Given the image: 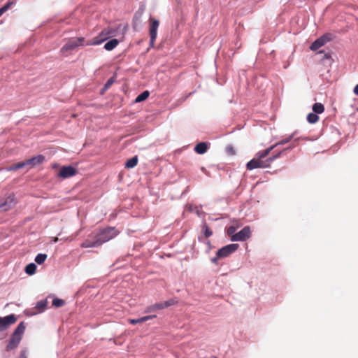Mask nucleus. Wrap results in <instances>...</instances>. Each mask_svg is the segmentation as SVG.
<instances>
[{
	"instance_id": "obj_14",
	"label": "nucleus",
	"mask_w": 358,
	"mask_h": 358,
	"mask_svg": "<svg viewBox=\"0 0 358 358\" xmlns=\"http://www.w3.org/2000/svg\"><path fill=\"white\" fill-rule=\"evenodd\" d=\"M45 160V157L42 155H38L31 159H27V164L30 167H34L36 165L42 164Z\"/></svg>"
},
{
	"instance_id": "obj_23",
	"label": "nucleus",
	"mask_w": 358,
	"mask_h": 358,
	"mask_svg": "<svg viewBox=\"0 0 358 358\" xmlns=\"http://www.w3.org/2000/svg\"><path fill=\"white\" fill-rule=\"evenodd\" d=\"M150 95V92L148 91H144L141 94H140L135 99L136 103L141 102L145 100Z\"/></svg>"
},
{
	"instance_id": "obj_26",
	"label": "nucleus",
	"mask_w": 358,
	"mask_h": 358,
	"mask_svg": "<svg viewBox=\"0 0 358 358\" xmlns=\"http://www.w3.org/2000/svg\"><path fill=\"white\" fill-rule=\"evenodd\" d=\"M46 259H47V255L40 253L36 255V257L35 258V262L38 264H42L45 261Z\"/></svg>"
},
{
	"instance_id": "obj_6",
	"label": "nucleus",
	"mask_w": 358,
	"mask_h": 358,
	"mask_svg": "<svg viewBox=\"0 0 358 358\" xmlns=\"http://www.w3.org/2000/svg\"><path fill=\"white\" fill-rule=\"evenodd\" d=\"M85 38L79 37L70 39L62 48L60 52L62 54L73 50L79 46L85 45Z\"/></svg>"
},
{
	"instance_id": "obj_3",
	"label": "nucleus",
	"mask_w": 358,
	"mask_h": 358,
	"mask_svg": "<svg viewBox=\"0 0 358 358\" xmlns=\"http://www.w3.org/2000/svg\"><path fill=\"white\" fill-rule=\"evenodd\" d=\"M25 328L26 327L24 322H21L18 324V326L16 327V329L12 334L9 339L8 343L6 347V351H11L18 346L22 340V335L24 333Z\"/></svg>"
},
{
	"instance_id": "obj_15",
	"label": "nucleus",
	"mask_w": 358,
	"mask_h": 358,
	"mask_svg": "<svg viewBox=\"0 0 358 358\" xmlns=\"http://www.w3.org/2000/svg\"><path fill=\"white\" fill-rule=\"evenodd\" d=\"M97 242V239L92 238L90 235L88 238L81 243L80 246L83 248L99 247L100 245Z\"/></svg>"
},
{
	"instance_id": "obj_21",
	"label": "nucleus",
	"mask_w": 358,
	"mask_h": 358,
	"mask_svg": "<svg viewBox=\"0 0 358 358\" xmlns=\"http://www.w3.org/2000/svg\"><path fill=\"white\" fill-rule=\"evenodd\" d=\"M313 110L315 113H322L324 110V106L321 103H315L313 106Z\"/></svg>"
},
{
	"instance_id": "obj_1",
	"label": "nucleus",
	"mask_w": 358,
	"mask_h": 358,
	"mask_svg": "<svg viewBox=\"0 0 358 358\" xmlns=\"http://www.w3.org/2000/svg\"><path fill=\"white\" fill-rule=\"evenodd\" d=\"M273 149L274 146H270L264 150H260L257 152L255 157L247 163V169L252 170L255 169H266L270 167L273 162L279 158L283 152H279L276 155L267 157Z\"/></svg>"
},
{
	"instance_id": "obj_28",
	"label": "nucleus",
	"mask_w": 358,
	"mask_h": 358,
	"mask_svg": "<svg viewBox=\"0 0 358 358\" xmlns=\"http://www.w3.org/2000/svg\"><path fill=\"white\" fill-rule=\"evenodd\" d=\"M202 230L204 234V236L206 238L210 237L213 234L212 230L208 227V226L206 223L203 224Z\"/></svg>"
},
{
	"instance_id": "obj_2",
	"label": "nucleus",
	"mask_w": 358,
	"mask_h": 358,
	"mask_svg": "<svg viewBox=\"0 0 358 358\" xmlns=\"http://www.w3.org/2000/svg\"><path fill=\"white\" fill-rule=\"evenodd\" d=\"M118 231L115 227H108L106 229L95 230L90 234L92 238L97 239L99 245L111 240L118 234Z\"/></svg>"
},
{
	"instance_id": "obj_4",
	"label": "nucleus",
	"mask_w": 358,
	"mask_h": 358,
	"mask_svg": "<svg viewBox=\"0 0 358 358\" xmlns=\"http://www.w3.org/2000/svg\"><path fill=\"white\" fill-rule=\"evenodd\" d=\"M116 30L112 27H108L102 30L100 34L94 38L91 41L86 43L87 45H96L102 43L103 41L115 35Z\"/></svg>"
},
{
	"instance_id": "obj_9",
	"label": "nucleus",
	"mask_w": 358,
	"mask_h": 358,
	"mask_svg": "<svg viewBox=\"0 0 358 358\" xmlns=\"http://www.w3.org/2000/svg\"><path fill=\"white\" fill-rule=\"evenodd\" d=\"M334 36L330 33H327L322 35L321 37L315 40L310 46L311 50H317L322 46L324 45L327 42L333 40Z\"/></svg>"
},
{
	"instance_id": "obj_34",
	"label": "nucleus",
	"mask_w": 358,
	"mask_h": 358,
	"mask_svg": "<svg viewBox=\"0 0 358 358\" xmlns=\"http://www.w3.org/2000/svg\"><path fill=\"white\" fill-rule=\"evenodd\" d=\"M354 93L358 95V84L354 88Z\"/></svg>"
},
{
	"instance_id": "obj_24",
	"label": "nucleus",
	"mask_w": 358,
	"mask_h": 358,
	"mask_svg": "<svg viewBox=\"0 0 358 358\" xmlns=\"http://www.w3.org/2000/svg\"><path fill=\"white\" fill-rule=\"evenodd\" d=\"M318 120H319V117L315 113H309L307 116V120L310 124H314V123L317 122L318 121Z\"/></svg>"
},
{
	"instance_id": "obj_31",
	"label": "nucleus",
	"mask_w": 358,
	"mask_h": 358,
	"mask_svg": "<svg viewBox=\"0 0 358 358\" xmlns=\"http://www.w3.org/2000/svg\"><path fill=\"white\" fill-rule=\"evenodd\" d=\"M226 150L227 154L229 155H234L236 154L235 150L232 145H228Z\"/></svg>"
},
{
	"instance_id": "obj_25",
	"label": "nucleus",
	"mask_w": 358,
	"mask_h": 358,
	"mask_svg": "<svg viewBox=\"0 0 358 358\" xmlns=\"http://www.w3.org/2000/svg\"><path fill=\"white\" fill-rule=\"evenodd\" d=\"M28 166L27 164V160L24 162H19L15 164H14L12 167L9 169L10 171H15L22 168H24V166Z\"/></svg>"
},
{
	"instance_id": "obj_39",
	"label": "nucleus",
	"mask_w": 358,
	"mask_h": 358,
	"mask_svg": "<svg viewBox=\"0 0 358 358\" xmlns=\"http://www.w3.org/2000/svg\"><path fill=\"white\" fill-rule=\"evenodd\" d=\"M26 358V357H25Z\"/></svg>"
},
{
	"instance_id": "obj_20",
	"label": "nucleus",
	"mask_w": 358,
	"mask_h": 358,
	"mask_svg": "<svg viewBox=\"0 0 358 358\" xmlns=\"http://www.w3.org/2000/svg\"><path fill=\"white\" fill-rule=\"evenodd\" d=\"M138 161V157L134 156L127 161V162L125 163V167L127 169L134 168L137 165Z\"/></svg>"
},
{
	"instance_id": "obj_8",
	"label": "nucleus",
	"mask_w": 358,
	"mask_h": 358,
	"mask_svg": "<svg viewBox=\"0 0 358 358\" xmlns=\"http://www.w3.org/2000/svg\"><path fill=\"white\" fill-rule=\"evenodd\" d=\"M176 303H177V301L175 300L174 299H171L164 301V302L156 303L153 305L148 306L145 310V313H148L155 312L158 310H162V309L168 308V307L175 305Z\"/></svg>"
},
{
	"instance_id": "obj_19",
	"label": "nucleus",
	"mask_w": 358,
	"mask_h": 358,
	"mask_svg": "<svg viewBox=\"0 0 358 358\" xmlns=\"http://www.w3.org/2000/svg\"><path fill=\"white\" fill-rule=\"evenodd\" d=\"M118 44L119 41L117 39L114 38L106 43L104 45V48L108 51H110L113 50L115 48H116Z\"/></svg>"
},
{
	"instance_id": "obj_27",
	"label": "nucleus",
	"mask_w": 358,
	"mask_h": 358,
	"mask_svg": "<svg viewBox=\"0 0 358 358\" xmlns=\"http://www.w3.org/2000/svg\"><path fill=\"white\" fill-rule=\"evenodd\" d=\"M293 137H294L293 134L290 135L288 137L282 139L281 141H278V143L273 145L272 146H274V148H275V147H277L279 145L286 144V143H289V141H291V140L293 138Z\"/></svg>"
},
{
	"instance_id": "obj_35",
	"label": "nucleus",
	"mask_w": 358,
	"mask_h": 358,
	"mask_svg": "<svg viewBox=\"0 0 358 358\" xmlns=\"http://www.w3.org/2000/svg\"><path fill=\"white\" fill-rule=\"evenodd\" d=\"M3 13V9L0 8V16H1Z\"/></svg>"
},
{
	"instance_id": "obj_11",
	"label": "nucleus",
	"mask_w": 358,
	"mask_h": 358,
	"mask_svg": "<svg viewBox=\"0 0 358 358\" xmlns=\"http://www.w3.org/2000/svg\"><path fill=\"white\" fill-rule=\"evenodd\" d=\"M251 235L250 229L249 227H243L239 232L231 238L232 241H244L249 238Z\"/></svg>"
},
{
	"instance_id": "obj_13",
	"label": "nucleus",
	"mask_w": 358,
	"mask_h": 358,
	"mask_svg": "<svg viewBox=\"0 0 358 358\" xmlns=\"http://www.w3.org/2000/svg\"><path fill=\"white\" fill-rule=\"evenodd\" d=\"M77 173V170L71 166H62L58 173V176L62 178H67L75 176Z\"/></svg>"
},
{
	"instance_id": "obj_30",
	"label": "nucleus",
	"mask_w": 358,
	"mask_h": 358,
	"mask_svg": "<svg viewBox=\"0 0 358 358\" xmlns=\"http://www.w3.org/2000/svg\"><path fill=\"white\" fill-rule=\"evenodd\" d=\"M227 235L231 238H232L233 236L236 235V228L233 226L231 227H229L228 229H227Z\"/></svg>"
},
{
	"instance_id": "obj_29",
	"label": "nucleus",
	"mask_w": 358,
	"mask_h": 358,
	"mask_svg": "<svg viewBox=\"0 0 358 358\" xmlns=\"http://www.w3.org/2000/svg\"><path fill=\"white\" fill-rule=\"evenodd\" d=\"M65 301L62 299L55 298L52 301V306L57 308L62 307L64 305Z\"/></svg>"
},
{
	"instance_id": "obj_22",
	"label": "nucleus",
	"mask_w": 358,
	"mask_h": 358,
	"mask_svg": "<svg viewBox=\"0 0 358 358\" xmlns=\"http://www.w3.org/2000/svg\"><path fill=\"white\" fill-rule=\"evenodd\" d=\"M36 270V266L34 263H30L25 267V272L28 275H33Z\"/></svg>"
},
{
	"instance_id": "obj_37",
	"label": "nucleus",
	"mask_w": 358,
	"mask_h": 358,
	"mask_svg": "<svg viewBox=\"0 0 358 358\" xmlns=\"http://www.w3.org/2000/svg\"><path fill=\"white\" fill-rule=\"evenodd\" d=\"M57 241H58V238L56 237L54 238L53 242L56 243Z\"/></svg>"
},
{
	"instance_id": "obj_12",
	"label": "nucleus",
	"mask_w": 358,
	"mask_h": 358,
	"mask_svg": "<svg viewBox=\"0 0 358 358\" xmlns=\"http://www.w3.org/2000/svg\"><path fill=\"white\" fill-rule=\"evenodd\" d=\"M15 204L14 196H9L6 199H0V211H6Z\"/></svg>"
},
{
	"instance_id": "obj_17",
	"label": "nucleus",
	"mask_w": 358,
	"mask_h": 358,
	"mask_svg": "<svg viewBox=\"0 0 358 358\" xmlns=\"http://www.w3.org/2000/svg\"><path fill=\"white\" fill-rule=\"evenodd\" d=\"M48 306L47 300H41L37 302L35 308L37 311L34 312V314L40 313L43 312Z\"/></svg>"
},
{
	"instance_id": "obj_10",
	"label": "nucleus",
	"mask_w": 358,
	"mask_h": 358,
	"mask_svg": "<svg viewBox=\"0 0 358 358\" xmlns=\"http://www.w3.org/2000/svg\"><path fill=\"white\" fill-rule=\"evenodd\" d=\"M17 321V317L14 314H10L4 317H0V331L6 330L10 325L15 324Z\"/></svg>"
},
{
	"instance_id": "obj_36",
	"label": "nucleus",
	"mask_w": 358,
	"mask_h": 358,
	"mask_svg": "<svg viewBox=\"0 0 358 358\" xmlns=\"http://www.w3.org/2000/svg\"><path fill=\"white\" fill-rule=\"evenodd\" d=\"M324 57L325 58H329L330 57V55L329 54H325L324 55Z\"/></svg>"
},
{
	"instance_id": "obj_38",
	"label": "nucleus",
	"mask_w": 358,
	"mask_h": 358,
	"mask_svg": "<svg viewBox=\"0 0 358 358\" xmlns=\"http://www.w3.org/2000/svg\"><path fill=\"white\" fill-rule=\"evenodd\" d=\"M210 358H217V357H211Z\"/></svg>"
},
{
	"instance_id": "obj_18",
	"label": "nucleus",
	"mask_w": 358,
	"mask_h": 358,
	"mask_svg": "<svg viewBox=\"0 0 358 358\" xmlns=\"http://www.w3.org/2000/svg\"><path fill=\"white\" fill-rule=\"evenodd\" d=\"M207 150L208 145L205 142L199 143L194 147V151L198 154H204Z\"/></svg>"
},
{
	"instance_id": "obj_33",
	"label": "nucleus",
	"mask_w": 358,
	"mask_h": 358,
	"mask_svg": "<svg viewBox=\"0 0 358 358\" xmlns=\"http://www.w3.org/2000/svg\"><path fill=\"white\" fill-rule=\"evenodd\" d=\"M12 4L11 2H8L7 3L6 5H4L2 8H1V9H3V12H6L10 6V5Z\"/></svg>"
},
{
	"instance_id": "obj_7",
	"label": "nucleus",
	"mask_w": 358,
	"mask_h": 358,
	"mask_svg": "<svg viewBox=\"0 0 358 358\" xmlns=\"http://www.w3.org/2000/svg\"><path fill=\"white\" fill-rule=\"evenodd\" d=\"M149 34L150 37V47L153 48L157 36V29L159 26V22L157 20L150 17L149 19Z\"/></svg>"
},
{
	"instance_id": "obj_5",
	"label": "nucleus",
	"mask_w": 358,
	"mask_h": 358,
	"mask_svg": "<svg viewBox=\"0 0 358 358\" xmlns=\"http://www.w3.org/2000/svg\"><path fill=\"white\" fill-rule=\"evenodd\" d=\"M238 248V244L231 243L227 245L220 250H218L216 252V256L211 259V262L214 264H217V261L220 259L225 258L232 254Z\"/></svg>"
},
{
	"instance_id": "obj_32",
	"label": "nucleus",
	"mask_w": 358,
	"mask_h": 358,
	"mask_svg": "<svg viewBox=\"0 0 358 358\" xmlns=\"http://www.w3.org/2000/svg\"><path fill=\"white\" fill-rule=\"evenodd\" d=\"M113 78H110V79L107 81V83L105 84L104 87H105L106 89L108 88V87H109L113 84Z\"/></svg>"
},
{
	"instance_id": "obj_16",
	"label": "nucleus",
	"mask_w": 358,
	"mask_h": 358,
	"mask_svg": "<svg viewBox=\"0 0 358 358\" xmlns=\"http://www.w3.org/2000/svg\"><path fill=\"white\" fill-rule=\"evenodd\" d=\"M155 317H156L155 315H152L144 316V317H142L138 319H129L128 321L130 324L134 325V324H136L138 323H142V322H146L149 320H151V319H153Z\"/></svg>"
}]
</instances>
